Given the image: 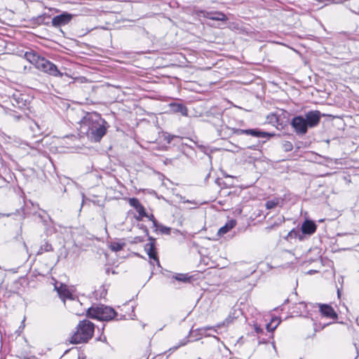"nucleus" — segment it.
Wrapping results in <instances>:
<instances>
[{
  "instance_id": "4",
  "label": "nucleus",
  "mask_w": 359,
  "mask_h": 359,
  "mask_svg": "<svg viewBox=\"0 0 359 359\" xmlns=\"http://www.w3.org/2000/svg\"><path fill=\"white\" fill-rule=\"evenodd\" d=\"M65 306L70 312L76 316L83 315L86 311L87 312L88 309L83 308L82 304L78 299L74 298H69L67 301H65Z\"/></svg>"
},
{
  "instance_id": "27",
  "label": "nucleus",
  "mask_w": 359,
  "mask_h": 359,
  "mask_svg": "<svg viewBox=\"0 0 359 359\" xmlns=\"http://www.w3.org/2000/svg\"><path fill=\"white\" fill-rule=\"evenodd\" d=\"M129 204L130 206L133 207L135 210H137L142 204L140 203L139 200L136 198H132L129 199Z\"/></svg>"
},
{
  "instance_id": "32",
  "label": "nucleus",
  "mask_w": 359,
  "mask_h": 359,
  "mask_svg": "<svg viewBox=\"0 0 359 359\" xmlns=\"http://www.w3.org/2000/svg\"><path fill=\"white\" fill-rule=\"evenodd\" d=\"M254 329L257 334L262 333L263 332L262 328L257 324L254 325Z\"/></svg>"
},
{
  "instance_id": "20",
  "label": "nucleus",
  "mask_w": 359,
  "mask_h": 359,
  "mask_svg": "<svg viewBox=\"0 0 359 359\" xmlns=\"http://www.w3.org/2000/svg\"><path fill=\"white\" fill-rule=\"evenodd\" d=\"M280 320L278 318H273L272 320L267 323L266 328L269 332H273L279 325Z\"/></svg>"
},
{
  "instance_id": "33",
  "label": "nucleus",
  "mask_w": 359,
  "mask_h": 359,
  "mask_svg": "<svg viewBox=\"0 0 359 359\" xmlns=\"http://www.w3.org/2000/svg\"><path fill=\"white\" fill-rule=\"evenodd\" d=\"M232 321H233V318L231 316H229L228 318H226V320L223 324L228 325V324L231 323Z\"/></svg>"
},
{
  "instance_id": "8",
  "label": "nucleus",
  "mask_w": 359,
  "mask_h": 359,
  "mask_svg": "<svg viewBox=\"0 0 359 359\" xmlns=\"http://www.w3.org/2000/svg\"><path fill=\"white\" fill-rule=\"evenodd\" d=\"M170 111L172 113L180 114L183 116H188V109L182 103L171 102L168 104Z\"/></svg>"
},
{
  "instance_id": "22",
  "label": "nucleus",
  "mask_w": 359,
  "mask_h": 359,
  "mask_svg": "<svg viewBox=\"0 0 359 359\" xmlns=\"http://www.w3.org/2000/svg\"><path fill=\"white\" fill-rule=\"evenodd\" d=\"M25 57L27 60H29L31 63L34 64L36 65V62L38 61V59H40V56L36 55L34 53L31 52H26Z\"/></svg>"
},
{
  "instance_id": "31",
  "label": "nucleus",
  "mask_w": 359,
  "mask_h": 359,
  "mask_svg": "<svg viewBox=\"0 0 359 359\" xmlns=\"http://www.w3.org/2000/svg\"><path fill=\"white\" fill-rule=\"evenodd\" d=\"M147 217L152 222L154 226L158 225V222L156 220V219L153 215H148V217Z\"/></svg>"
},
{
  "instance_id": "10",
  "label": "nucleus",
  "mask_w": 359,
  "mask_h": 359,
  "mask_svg": "<svg viewBox=\"0 0 359 359\" xmlns=\"http://www.w3.org/2000/svg\"><path fill=\"white\" fill-rule=\"evenodd\" d=\"M203 17L212 20L225 22L228 20L226 15L222 12L214 11H205L203 12Z\"/></svg>"
},
{
  "instance_id": "11",
  "label": "nucleus",
  "mask_w": 359,
  "mask_h": 359,
  "mask_svg": "<svg viewBox=\"0 0 359 359\" xmlns=\"http://www.w3.org/2000/svg\"><path fill=\"white\" fill-rule=\"evenodd\" d=\"M319 309L324 316L332 319L337 318V314L331 306L328 304H319Z\"/></svg>"
},
{
  "instance_id": "34",
  "label": "nucleus",
  "mask_w": 359,
  "mask_h": 359,
  "mask_svg": "<svg viewBox=\"0 0 359 359\" xmlns=\"http://www.w3.org/2000/svg\"><path fill=\"white\" fill-rule=\"evenodd\" d=\"M273 226H274L273 225L267 226V227L265 228V231L266 232H269V231H270L273 228Z\"/></svg>"
},
{
  "instance_id": "3",
  "label": "nucleus",
  "mask_w": 359,
  "mask_h": 359,
  "mask_svg": "<svg viewBox=\"0 0 359 359\" xmlns=\"http://www.w3.org/2000/svg\"><path fill=\"white\" fill-rule=\"evenodd\" d=\"M116 315V311L111 307L104 304H94L87 309V316L99 320H110Z\"/></svg>"
},
{
  "instance_id": "35",
  "label": "nucleus",
  "mask_w": 359,
  "mask_h": 359,
  "mask_svg": "<svg viewBox=\"0 0 359 359\" xmlns=\"http://www.w3.org/2000/svg\"><path fill=\"white\" fill-rule=\"evenodd\" d=\"M172 138H173V136H168V142L170 143L171 142V140H172Z\"/></svg>"
},
{
  "instance_id": "19",
  "label": "nucleus",
  "mask_w": 359,
  "mask_h": 359,
  "mask_svg": "<svg viewBox=\"0 0 359 359\" xmlns=\"http://www.w3.org/2000/svg\"><path fill=\"white\" fill-rule=\"evenodd\" d=\"M245 135H252V136L258 137H265L266 136L267 133H266L264 132H262V131L256 130V129H248L245 132Z\"/></svg>"
},
{
  "instance_id": "18",
  "label": "nucleus",
  "mask_w": 359,
  "mask_h": 359,
  "mask_svg": "<svg viewBox=\"0 0 359 359\" xmlns=\"http://www.w3.org/2000/svg\"><path fill=\"white\" fill-rule=\"evenodd\" d=\"M220 327L219 325H217L216 327H210V326L203 327H201V328L198 329L197 331L198 332V334H200L201 336L210 337L211 334H207L206 332L208 330H213L214 332H217V327Z\"/></svg>"
},
{
  "instance_id": "6",
  "label": "nucleus",
  "mask_w": 359,
  "mask_h": 359,
  "mask_svg": "<svg viewBox=\"0 0 359 359\" xmlns=\"http://www.w3.org/2000/svg\"><path fill=\"white\" fill-rule=\"evenodd\" d=\"M304 118L308 128H314L320 123L321 113L318 110L309 111L305 114V117Z\"/></svg>"
},
{
  "instance_id": "25",
  "label": "nucleus",
  "mask_w": 359,
  "mask_h": 359,
  "mask_svg": "<svg viewBox=\"0 0 359 359\" xmlns=\"http://www.w3.org/2000/svg\"><path fill=\"white\" fill-rule=\"evenodd\" d=\"M279 203V200L278 198H274L270 201H267L265 203V206L267 209L271 210L276 208Z\"/></svg>"
},
{
  "instance_id": "9",
  "label": "nucleus",
  "mask_w": 359,
  "mask_h": 359,
  "mask_svg": "<svg viewBox=\"0 0 359 359\" xmlns=\"http://www.w3.org/2000/svg\"><path fill=\"white\" fill-rule=\"evenodd\" d=\"M149 241H151L150 243L146 244L145 245V250L147 251V255L149 257L150 259L155 261L157 264L159 266V260L158 259L157 255L155 252V244H154V239L151 237L149 238Z\"/></svg>"
},
{
  "instance_id": "13",
  "label": "nucleus",
  "mask_w": 359,
  "mask_h": 359,
  "mask_svg": "<svg viewBox=\"0 0 359 359\" xmlns=\"http://www.w3.org/2000/svg\"><path fill=\"white\" fill-rule=\"evenodd\" d=\"M302 231L304 234H313L316 230V224L311 220H306L302 225Z\"/></svg>"
},
{
  "instance_id": "37",
  "label": "nucleus",
  "mask_w": 359,
  "mask_h": 359,
  "mask_svg": "<svg viewBox=\"0 0 359 359\" xmlns=\"http://www.w3.org/2000/svg\"><path fill=\"white\" fill-rule=\"evenodd\" d=\"M24 246H25V248H27V245H26L25 243H24Z\"/></svg>"
},
{
  "instance_id": "15",
  "label": "nucleus",
  "mask_w": 359,
  "mask_h": 359,
  "mask_svg": "<svg viewBox=\"0 0 359 359\" xmlns=\"http://www.w3.org/2000/svg\"><path fill=\"white\" fill-rule=\"evenodd\" d=\"M46 74H48L49 75L53 76H62V73L60 72V70L57 69L56 65L53 64V62L49 61V63L48 64L47 69H46Z\"/></svg>"
},
{
  "instance_id": "28",
  "label": "nucleus",
  "mask_w": 359,
  "mask_h": 359,
  "mask_svg": "<svg viewBox=\"0 0 359 359\" xmlns=\"http://www.w3.org/2000/svg\"><path fill=\"white\" fill-rule=\"evenodd\" d=\"M174 278L177 280L184 282V283L187 282L189 280V278L187 276V275L183 274V273H178Z\"/></svg>"
},
{
  "instance_id": "26",
  "label": "nucleus",
  "mask_w": 359,
  "mask_h": 359,
  "mask_svg": "<svg viewBox=\"0 0 359 359\" xmlns=\"http://www.w3.org/2000/svg\"><path fill=\"white\" fill-rule=\"evenodd\" d=\"M136 210L139 213V216L136 217L137 220L140 221L144 217H148V215L145 212V209L142 205H140Z\"/></svg>"
},
{
  "instance_id": "2",
  "label": "nucleus",
  "mask_w": 359,
  "mask_h": 359,
  "mask_svg": "<svg viewBox=\"0 0 359 359\" xmlns=\"http://www.w3.org/2000/svg\"><path fill=\"white\" fill-rule=\"evenodd\" d=\"M94 330L95 325L92 322L88 320L80 321L71 337L70 342L74 344L87 342L93 336Z\"/></svg>"
},
{
  "instance_id": "24",
  "label": "nucleus",
  "mask_w": 359,
  "mask_h": 359,
  "mask_svg": "<svg viewBox=\"0 0 359 359\" xmlns=\"http://www.w3.org/2000/svg\"><path fill=\"white\" fill-rule=\"evenodd\" d=\"M156 231H159L163 234H170V228L163 226V224H158L157 226H154Z\"/></svg>"
},
{
  "instance_id": "14",
  "label": "nucleus",
  "mask_w": 359,
  "mask_h": 359,
  "mask_svg": "<svg viewBox=\"0 0 359 359\" xmlns=\"http://www.w3.org/2000/svg\"><path fill=\"white\" fill-rule=\"evenodd\" d=\"M236 225V221L235 219L229 220L226 224L222 226L217 232V234L220 236H224L231 229H232Z\"/></svg>"
},
{
  "instance_id": "36",
  "label": "nucleus",
  "mask_w": 359,
  "mask_h": 359,
  "mask_svg": "<svg viewBox=\"0 0 359 359\" xmlns=\"http://www.w3.org/2000/svg\"><path fill=\"white\" fill-rule=\"evenodd\" d=\"M351 11H352L353 13H356L358 12V11H359V8H355V9H351Z\"/></svg>"
},
{
  "instance_id": "29",
  "label": "nucleus",
  "mask_w": 359,
  "mask_h": 359,
  "mask_svg": "<svg viewBox=\"0 0 359 359\" xmlns=\"http://www.w3.org/2000/svg\"><path fill=\"white\" fill-rule=\"evenodd\" d=\"M283 149L285 151H290L293 149L292 144L290 142L285 141L283 144Z\"/></svg>"
},
{
  "instance_id": "16",
  "label": "nucleus",
  "mask_w": 359,
  "mask_h": 359,
  "mask_svg": "<svg viewBox=\"0 0 359 359\" xmlns=\"http://www.w3.org/2000/svg\"><path fill=\"white\" fill-rule=\"evenodd\" d=\"M58 294L63 302L67 301L69 298H73L71 292L66 288L65 286H61L57 289Z\"/></svg>"
},
{
  "instance_id": "30",
  "label": "nucleus",
  "mask_w": 359,
  "mask_h": 359,
  "mask_svg": "<svg viewBox=\"0 0 359 359\" xmlns=\"http://www.w3.org/2000/svg\"><path fill=\"white\" fill-rule=\"evenodd\" d=\"M231 130L233 132V133L234 134H236V135H243L245 134V132L246 131V130H243V129H238V128H231Z\"/></svg>"
},
{
  "instance_id": "1",
  "label": "nucleus",
  "mask_w": 359,
  "mask_h": 359,
  "mask_svg": "<svg viewBox=\"0 0 359 359\" xmlns=\"http://www.w3.org/2000/svg\"><path fill=\"white\" fill-rule=\"evenodd\" d=\"M81 136L86 137L92 142H99L106 135L109 125L95 112L86 113L79 122Z\"/></svg>"
},
{
  "instance_id": "21",
  "label": "nucleus",
  "mask_w": 359,
  "mask_h": 359,
  "mask_svg": "<svg viewBox=\"0 0 359 359\" xmlns=\"http://www.w3.org/2000/svg\"><path fill=\"white\" fill-rule=\"evenodd\" d=\"M125 245V243L111 242L109 244V248L114 252H118L121 250Z\"/></svg>"
},
{
  "instance_id": "17",
  "label": "nucleus",
  "mask_w": 359,
  "mask_h": 359,
  "mask_svg": "<svg viewBox=\"0 0 359 359\" xmlns=\"http://www.w3.org/2000/svg\"><path fill=\"white\" fill-rule=\"evenodd\" d=\"M49 63V60H46L44 57H41L40 59H38V61L36 64V67L43 72H46V69H47L48 64Z\"/></svg>"
},
{
  "instance_id": "23",
  "label": "nucleus",
  "mask_w": 359,
  "mask_h": 359,
  "mask_svg": "<svg viewBox=\"0 0 359 359\" xmlns=\"http://www.w3.org/2000/svg\"><path fill=\"white\" fill-rule=\"evenodd\" d=\"M53 251V247L51 244L48 243V242H46L44 244H43L40 248L39 249L37 252V255H41L45 252H51Z\"/></svg>"
},
{
  "instance_id": "7",
  "label": "nucleus",
  "mask_w": 359,
  "mask_h": 359,
  "mask_svg": "<svg viewBox=\"0 0 359 359\" xmlns=\"http://www.w3.org/2000/svg\"><path fill=\"white\" fill-rule=\"evenodd\" d=\"M74 15L67 12H63L62 14L55 16L52 19V25L55 27H59L67 25L73 18Z\"/></svg>"
},
{
  "instance_id": "5",
  "label": "nucleus",
  "mask_w": 359,
  "mask_h": 359,
  "mask_svg": "<svg viewBox=\"0 0 359 359\" xmlns=\"http://www.w3.org/2000/svg\"><path fill=\"white\" fill-rule=\"evenodd\" d=\"M291 125L294 131L299 135H304L307 133L308 126L304 116H297L292 119Z\"/></svg>"
},
{
  "instance_id": "12",
  "label": "nucleus",
  "mask_w": 359,
  "mask_h": 359,
  "mask_svg": "<svg viewBox=\"0 0 359 359\" xmlns=\"http://www.w3.org/2000/svg\"><path fill=\"white\" fill-rule=\"evenodd\" d=\"M11 102L14 107L19 109H22L27 105V100L24 98V95L19 93L13 94Z\"/></svg>"
}]
</instances>
